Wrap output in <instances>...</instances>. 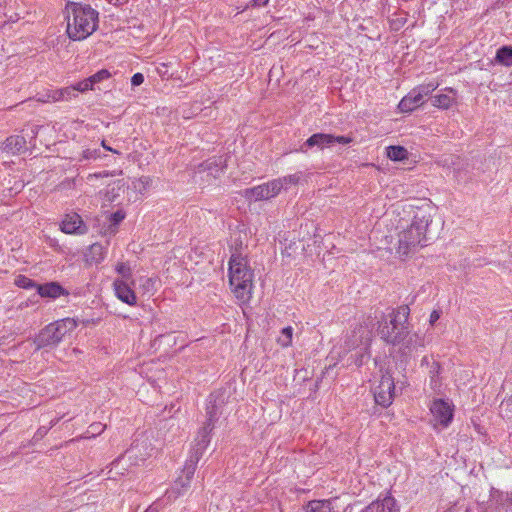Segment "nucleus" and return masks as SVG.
Returning <instances> with one entry per match:
<instances>
[{"mask_svg": "<svg viewBox=\"0 0 512 512\" xmlns=\"http://www.w3.org/2000/svg\"><path fill=\"white\" fill-rule=\"evenodd\" d=\"M432 216L429 209H418L413 217L411 225L399 233L397 254L406 257L423 247L428 241L429 225Z\"/></svg>", "mask_w": 512, "mask_h": 512, "instance_id": "f257e3e1", "label": "nucleus"}, {"mask_svg": "<svg viewBox=\"0 0 512 512\" xmlns=\"http://www.w3.org/2000/svg\"><path fill=\"white\" fill-rule=\"evenodd\" d=\"M99 13L90 5L68 4L67 33L70 39L84 40L98 27Z\"/></svg>", "mask_w": 512, "mask_h": 512, "instance_id": "f03ea898", "label": "nucleus"}, {"mask_svg": "<svg viewBox=\"0 0 512 512\" xmlns=\"http://www.w3.org/2000/svg\"><path fill=\"white\" fill-rule=\"evenodd\" d=\"M253 276L247 259L239 254H232L229 260V282L236 298L243 302L251 297Z\"/></svg>", "mask_w": 512, "mask_h": 512, "instance_id": "7ed1b4c3", "label": "nucleus"}, {"mask_svg": "<svg viewBox=\"0 0 512 512\" xmlns=\"http://www.w3.org/2000/svg\"><path fill=\"white\" fill-rule=\"evenodd\" d=\"M408 306H400L391 313L390 321L381 322L378 327L380 337L389 344L400 345L408 336Z\"/></svg>", "mask_w": 512, "mask_h": 512, "instance_id": "20e7f679", "label": "nucleus"}, {"mask_svg": "<svg viewBox=\"0 0 512 512\" xmlns=\"http://www.w3.org/2000/svg\"><path fill=\"white\" fill-rule=\"evenodd\" d=\"M77 325V321L69 317L48 324L34 339L36 349L56 347L67 334L76 329Z\"/></svg>", "mask_w": 512, "mask_h": 512, "instance_id": "39448f33", "label": "nucleus"}, {"mask_svg": "<svg viewBox=\"0 0 512 512\" xmlns=\"http://www.w3.org/2000/svg\"><path fill=\"white\" fill-rule=\"evenodd\" d=\"M370 331L367 327L359 326L355 328L351 335L345 341V347L347 350L359 349L356 353V366L360 367L363 365L365 358L369 357V345L371 341Z\"/></svg>", "mask_w": 512, "mask_h": 512, "instance_id": "423d86ee", "label": "nucleus"}, {"mask_svg": "<svg viewBox=\"0 0 512 512\" xmlns=\"http://www.w3.org/2000/svg\"><path fill=\"white\" fill-rule=\"evenodd\" d=\"M438 83L429 82L412 89L405 97L402 98L398 107L401 112H411L421 106L424 98L430 95L436 88Z\"/></svg>", "mask_w": 512, "mask_h": 512, "instance_id": "0eeeda50", "label": "nucleus"}, {"mask_svg": "<svg viewBox=\"0 0 512 512\" xmlns=\"http://www.w3.org/2000/svg\"><path fill=\"white\" fill-rule=\"evenodd\" d=\"M196 467L197 459H187L182 474L175 480L171 489L167 491L169 499H176L188 491Z\"/></svg>", "mask_w": 512, "mask_h": 512, "instance_id": "6e6552de", "label": "nucleus"}, {"mask_svg": "<svg viewBox=\"0 0 512 512\" xmlns=\"http://www.w3.org/2000/svg\"><path fill=\"white\" fill-rule=\"evenodd\" d=\"M281 192V184L276 179L261 185L248 188L244 191L245 198L251 201L268 200L276 197Z\"/></svg>", "mask_w": 512, "mask_h": 512, "instance_id": "1a4fd4ad", "label": "nucleus"}, {"mask_svg": "<svg viewBox=\"0 0 512 512\" xmlns=\"http://www.w3.org/2000/svg\"><path fill=\"white\" fill-rule=\"evenodd\" d=\"M394 380L388 373L382 375L379 385L374 389L375 402L382 407H388L394 397Z\"/></svg>", "mask_w": 512, "mask_h": 512, "instance_id": "9d476101", "label": "nucleus"}, {"mask_svg": "<svg viewBox=\"0 0 512 512\" xmlns=\"http://www.w3.org/2000/svg\"><path fill=\"white\" fill-rule=\"evenodd\" d=\"M138 452H140L138 448V444H133L130 449H128L124 455L117 458L111 463V467L109 471L107 472L109 478H115L116 475H123L124 470H126L125 467H122L120 470H118V467L127 460L132 461L134 465H139L140 462H144L147 456V453L144 455H141V457H138Z\"/></svg>", "mask_w": 512, "mask_h": 512, "instance_id": "9b49d317", "label": "nucleus"}, {"mask_svg": "<svg viewBox=\"0 0 512 512\" xmlns=\"http://www.w3.org/2000/svg\"><path fill=\"white\" fill-rule=\"evenodd\" d=\"M430 411L436 423L447 427L452 420L453 412L450 404L442 399H436L430 406Z\"/></svg>", "mask_w": 512, "mask_h": 512, "instance_id": "f8f14e48", "label": "nucleus"}, {"mask_svg": "<svg viewBox=\"0 0 512 512\" xmlns=\"http://www.w3.org/2000/svg\"><path fill=\"white\" fill-rule=\"evenodd\" d=\"M213 428L209 427L207 425H204L198 432V435L195 439V445L193 448V453L189 457V459H197V463L201 459L204 451L206 450L207 446L210 443V434L212 432Z\"/></svg>", "mask_w": 512, "mask_h": 512, "instance_id": "ddd939ff", "label": "nucleus"}, {"mask_svg": "<svg viewBox=\"0 0 512 512\" xmlns=\"http://www.w3.org/2000/svg\"><path fill=\"white\" fill-rule=\"evenodd\" d=\"M361 512H399V507L392 496L386 495L371 502Z\"/></svg>", "mask_w": 512, "mask_h": 512, "instance_id": "4468645a", "label": "nucleus"}, {"mask_svg": "<svg viewBox=\"0 0 512 512\" xmlns=\"http://www.w3.org/2000/svg\"><path fill=\"white\" fill-rule=\"evenodd\" d=\"M61 230L66 234H85L87 229L77 213L66 214L61 223Z\"/></svg>", "mask_w": 512, "mask_h": 512, "instance_id": "2eb2a0df", "label": "nucleus"}, {"mask_svg": "<svg viewBox=\"0 0 512 512\" xmlns=\"http://www.w3.org/2000/svg\"><path fill=\"white\" fill-rule=\"evenodd\" d=\"M113 287L115 291V295L117 298L123 303L128 304L129 306H135L137 303V297L135 292L129 286L128 282L125 280H114Z\"/></svg>", "mask_w": 512, "mask_h": 512, "instance_id": "dca6fc26", "label": "nucleus"}, {"mask_svg": "<svg viewBox=\"0 0 512 512\" xmlns=\"http://www.w3.org/2000/svg\"><path fill=\"white\" fill-rule=\"evenodd\" d=\"M332 145L333 144L331 134L315 133L304 142V144L301 146V151L306 152V147H318L319 149H324Z\"/></svg>", "mask_w": 512, "mask_h": 512, "instance_id": "f3484780", "label": "nucleus"}, {"mask_svg": "<svg viewBox=\"0 0 512 512\" xmlns=\"http://www.w3.org/2000/svg\"><path fill=\"white\" fill-rule=\"evenodd\" d=\"M38 294L41 297L58 298L67 295L68 292L57 282H50L44 285H37Z\"/></svg>", "mask_w": 512, "mask_h": 512, "instance_id": "a211bd4d", "label": "nucleus"}, {"mask_svg": "<svg viewBox=\"0 0 512 512\" xmlns=\"http://www.w3.org/2000/svg\"><path fill=\"white\" fill-rule=\"evenodd\" d=\"M403 354H409L418 347L424 346V338L418 333H410L408 330V336L400 343Z\"/></svg>", "mask_w": 512, "mask_h": 512, "instance_id": "6ab92c4d", "label": "nucleus"}, {"mask_svg": "<svg viewBox=\"0 0 512 512\" xmlns=\"http://www.w3.org/2000/svg\"><path fill=\"white\" fill-rule=\"evenodd\" d=\"M26 148V140L23 136H10L4 142V150L11 154H18Z\"/></svg>", "mask_w": 512, "mask_h": 512, "instance_id": "aec40b11", "label": "nucleus"}, {"mask_svg": "<svg viewBox=\"0 0 512 512\" xmlns=\"http://www.w3.org/2000/svg\"><path fill=\"white\" fill-rule=\"evenodd\" d=\"M304 512H335L331 500H312L304 507Z\"/></svg>", "mask_w": 512, "mask_h": 512, "instance_id": "412c9836", "label": "nucleus"}, {"mask_svg": "<svg viewBox=\"0 0 512 512\" xmlns=\"http://www.w3.org/2000/svg\"><path fill=\"white\" fill-rule=\"evenodd\" d=\"M449 92L453 93V96L448 94H438L433 97L432 105L441 109H448L455 103L456 92L450 88Z\"/></svg>", "mask_w": 512, "mask_h": 512, "instance_id": "4be33fe9", "label": "nucleus"}, {"mask_svg": "<svg viewBox=\"0 0 512 512\" xmlns=\"http://www.w3.org/2000/svg\"><path fill=\"white\" fill-rule=\"evenodd\" d=\"M495 61L503 66H512V46L500 47L495 56Z\"/></svg>", "mask_w": 512, "mask_h": 512, "instance_id": "5701e85b", "label": "nucleus"}, {"mask_svg": "<svg viewBox=\"0 0 512 512\" xmlns=\"http://www.w3.org/2000/svg\"><path fill=\"white\" fill-rule=\"evenodd\" d=\"M219 414L216 400L213 399L211 395L207 405V420L204 425L214 428V424L218 420Z\"/></svg>", "mask_w": 512, "mask_h": 512, "instance_id": "b1692460", "label": "nucleus"}, {"mask_svg": "<svg viewBox=\"0 0 512 512\" xmlns=\"http://www.w3.org/2000/svg\"><path fill=\"white\" fill-rule=\"evenodd\" d=\"M387 157L392 161H402L408 158V151L402 146H389Z\"/></svg>", "mask_w": 512, "mask_h": 512, "instance_id": "393cba45", "label": "nucleus"}, {"mask_svg": "<svg viewBox=\"0 0 512 512\" xmlns=\"http://www.w3.org/2000/svg\"><path fill=\"white\" fill-rule=\"evenodd\" d=\"M301 177H302V173L299 172V173H295V174L277 178L276 181L280 182L281 190H283V189L286 190L290 186L297 185L299 183V181L301 180Z\"/></svg>", "mask_w": 512, "mask_h": 512, "instance_id": "a878e982", "label": "nucleus"}, {"mask_svg": "<svg viewBox=\"0 0 512 512\" xmlns=\"http://www.w3.org/2000/svg\"><path fill=\"white\" fill-rule=\"evenodd\" d=\"M221 165V160L220 159H210L204 163L201 164V167L204 169V170H207L209 171V173L214 177V178H217L220 173L222 172V167L219 168V166Z\"/></svg>", "mask_w": 512, "mask_h": 512, "instance_id": "bb28decb", "label": "nucleus"}, {"mask_svg": "<svg viewBox=\"0 0 512 512\" xmlns=\"http://www.w3.org/2000/svg\"><path fill=\"white\" fill-rule=\"evenodd\" d=\"M293 328L291 326L285 327L281 330L277 342L282 347H288L292 343Z\"/></svg>", "mask_w": 512, "mask_h": 512, "instance_id": "cd10ccee", "label": "nucleus"}, {"mask_svg": "<svg viewBox=\"0 0 512 512\" xmlns=\"http://www.w3.org/2000/svg\"><path fill=\"white\" fill-rule=\"evenodd\" d=\"M89 256L93 262H101L104 259L103 246L99 243L92 244L89 249Z\"/></svg>", "mask_w": 512, "mask_h": 512, "instance_id": "c85d7f7f", "label": "nucleus"}, {"mask_svg": "<svg viewBox=\"0 0 512 512\" xmlns=\"http://www.w3.org/2000/svg\"><path fill=\"white\" fill-rule=\"evenodd\" d=\"M428 368H429V374H430V378H431V386L435 390L436 388H438L440 386V384L437 380L438 374L440 373V365L438 362L432 361L431 365L428 366Z\"/></svg>", "mask_w": 512, "mask_h": 512, "instance_id": "c756f323", "label": "nucleus"}, {"mask_svg": "<svg viewBox=\"0 0 512 512\" xmlns=\"http://www.w3.org/2000/svg\"><path fill=\"white\" fill-rule=\"evenodd\" d=\"M14 283L17 287L23 288V289H31V288L37 287V285L33 282L32 279H30L24 275H18L15 278Z\"/></svg>", "mask_w": 512, "mask_h": 512, "instance_id": "7c9ffc66", "label": "nucleus"}, {"mask_svg": "<svg viewBox=\"0 0 512 512\" xmlns=\"http://www.w3.org/2000/svg\"><path fill=\"white\" fill-rule=\"evenodd\" d=\"M500 414L503 418L512 421V397L501 403Z\"/></svg>", "mask_w": 512, "mask_h": 512, "instance_id": "2f4dec72", "label": "nucleus"}, {"mask_svg": "<svg viewBox=\"0 0 512 512\" xmlns=\"http://www.w3.org/2000/svg\"><path fill=\"white\" fill-rule=\"evenodd\" d=\"M116 271L122 276L120 280H125L128 282L131 278V269L125 263H118L116 265Z\"/></svg>", "mask_w": 512, "mask_h": 512, "instance_id": "473e14b6", "label": "nucleus"}, {"mask_svg": "<svg viewBox=\"0 0 512 512\" xmlns=\"http://www.w3.org/2000/svg\"><path fill=\"white\" fill-rule=\"evenodd\" d=\"M105 425H103L102 423H92L89 427H88V430H87V434L88 436H86L87 438L88 437H95L97 435H100L101 433H103V431L105 430Z\"/></svg>", "mask_w": 512, "mask_h": 512, "instance_id": "72a5a7b5", "label": "nucleus"}, {"mask_svg": "<svg viewBox=\"0 0 512 512\" xmlns=\"http://www.w3.org/2000/svg\"><path fill=\"white\" fill-rule=\"evenodd\" d=\"M100 150L98 149H85L83 150L79 161L97 159L100 157Z\"/></svg>", "mask_w": 512, "mask_h": 512, "instance_id": "f704fd0d", "label": "nucleus"}, {"mask_svg": "<svg viewBox=\"0 0 512 512\" xmlns=\"http://www.w3.org/2000/svg\"><path fill=\"white\" fill-rule=\"evenodd\" d=\"M93 82L91 78H87L81 82H78L76 85H74L76 93L78 92H85L93 88Z\"/></svg>", "mask_w": 512, "mask_h": 512, "instance_id": "c9c22d12", "label": "nucleus"}, {"mask_svg": "<svg viewBox=\"0 0 512 512\" xmlns=\"http://www.w3.org/2000/svg\"><path fill=\"white\" fill-rule=\"evenodd\" d=\"M110 76H111V74L108 70L102 69V70L96 72L95 74H93L92 76H90V78H91L93 84H96L105 79H108Z\"/></svg>", "mask_w": 512, "mask_h": 512, "instance_id": "e433bc0d", "label": "nucleus"}, {"mask_svg": "<svg viewBox=\"0 0 512 512\" xmlns=\"http://www.w3.org/2000/svg\"><path fill=\"white\" fill-rule=\"evenodd\" d=\"M125 212L123 210H117L112 213L109 217V222L111 226H117L123 219L125 218Z\"/></svg>", "mask_w": 512, "mask_h": 512, "instance_id": "4c0bfd02", "label": "nucleus"}, {"mask_svg": "<svg viewBox=\"0 0 512 512\" xmlns=\"http://www.w3.org/2000/svg\"><path fill=\"white\" fill-rule=\"evenodd\" d=\"M141 287L146 291L150 292L154 289V285L156 283V280L149 277H142L140 278Z\"/></svg>", "mask_w": 512, "mask_h": 512, "instance_id": "58836bf2", "label": "nucleus"}, {"mask_svg": "<svg viewBox=\"0 0 512 512\" xmlns=\"http://www.w3.org/2000/svg\"><path fill=\"white\" fill-rule=\"evenodd\" d=\"M64 96L65 101L72 99L77 96L74 86H69L60 89V95Z\"/></svg>", "mask_w": 512, "mask_h": 512, "instance_id": "ea45409f", "label": "nucleus"}, {"mask_svg": "<svg viewBox=\"0 0 512 512\" xmlns=\"http://www.w3.org/2000/svg\"><path fill=\"white\" fill-rule=\"evenodd\" d=\"M149 183L150 179L148 177H141L134 183V187L142 192L143 190H146Z\"/></svg>", "mask_w": 512, "mask_h": 512, "instance_id": "a19ab883", "label": "nucleus"}, {"mask_svg": "<svg viewBox=\"0 0 512 512\" xmlns=\"http://www.w3.org/2000/svg\"><path fill=\"white\" fill-rule=\"evenodd\" d=\"M352 138L349 136H334L332 135V144L339 143L343 145L350 144L352 142Z\"/></svg>", "mask_w": 512, "mask_h": 512, "instance_id": "79ce46f5", "label": "nucleus"}, {"mask_svg": "<svg viewBox=\"0 0 512 512\" xmlns=\"http://www.w3.org/2000/svg\"><path fill=\"white\" fill-rule=\"evenodd\" d=\"M48 100H51V101H53V102H57V101H65L64 96H63L62 94L60 95V89L55 90V91H52V92L48 95Z\"/></svg>", "mask_w": 512, "mask_h": 512, "instance_id": "37998d69", "label": "nucleus"}, {"mask_svg": "<svg viewBox=\"0 0 512 512\" xmlns=\"http://www.w3.org/2000/svg\"><path fill=\"white\" fill-rule=\"evenodd\" d=\"M144 82V76L142 73H135L131 78V84L133 86H139Z\"/></svg>", "mask_w": 512, "mask_h": 512, "instance_id": "c03bdc74", "label": "nucleus"}, {"mask_svg": "<svg viewBox=\"0 0 512 512\" xmlns=\"http://www.w3.org/2000/svg\"><path fill=\"white\" fill-rule=\"evenodd\" d=\"M440 318V313L436 310H434L431 314H430V324L433 325L438 319Z\"/></svg>", "mask_w": 512, "mask_h": 512, "instance_id": "a18cd8bd", "label": "nucleus"}, {"mask_svg": "<svg viewBox=\"0 0 512 512\" xmlns=\"http://www.w3.org/2000/svg\"><path fill=\"white\" fill-rule=\"evenodd\" d=\"M252 2L255 6H265L268 4L269 0H252Z\"/></svg>", "mask_w": 512, "mask_h": 512, "instance_id": "49530a36", "label": "nucleus"}, {"mask_svg": "<svg viewBox=\"0 0 512 512\" xmlns=\"http://www.w3.org/2000/svg\"><path fill=\"white\" fill-rule=\"evenodd\" d=\"M431 359L428 356H424L421 360V366H430L431 365Z\"/></svg>", "mask_w": 512, "mask_h": 512, "instance_id": "de8ad7c7", "label": "nucleus"}, {"mask_svg": "<svg viewBox=\"0 0 512 512\" xmlns=\"http://www.w3.org/2000/svg\"><path fill=\"white\" fill-rule=\"evenodd\" d=\"M144 512H159L158 505L154 503L150 505Z\"/></svg>", "mask_w": 512, "mask_h": 512, "instance_id": "09e8293b", "label": "nucleus"}, {"mask_svg": "<svg viewBox=\"0 0 512 512\" xmlns=\"http://www.w3.org/2000/svg\"><path fill=\"white\" fill-rule=\"evenodd\" d=\"M47 433V429L45 427H41L38 429L36 436L43 437Z\"/></svg>", "mask_w": 512, "mask_h": 512, "instance_id": "8fccbe9b", "label": "nucleus"}, {"mask_svg": "<svg viewBox=\"0 0 512 512\" xmlns=\"http://www.w3.org/2000/svg\"><path fill=\"white\" fill-rule=\"evenodd\" d=\"M102 146H103V148H104L105 150H107V151H111V152L116 153V154L118 153V151H117V150H114V149H112L111 147H109L108 145H106L105 141H102Z\"/></svg>", "mask_w": 512, "mask_h": 512, "instance_id": "3c124183", "label": "nucleus"}, {"mask_svg": "<svg viewBox=\"0 0 512 512\" xmlns=\"http://www.w3.org/2000/svg\"><path fill=\"white\" fill-rule=\"evenodd\" d=\"M466 512H473V510L469 508L466 510Z\"/></svg>", "mask_w": 512, "mask_h": 512, "instance_id": "603ef678", "label": "nucleus"}, {"mask_svg": "<svg viewBox=\"0 0 512 512\" xmlns=\"http://www.w3.org/2000/svg\"><path fill=\"white\" fill-rule=\"evenodd\" d=\"M511 263H512V252H511ZM511 271H512V268H511Z\"/></svg>", "mask_w": 512, "mask_h": 512, "instance_id": "864d4df0", "label": "nucleus"}]
</instances>
